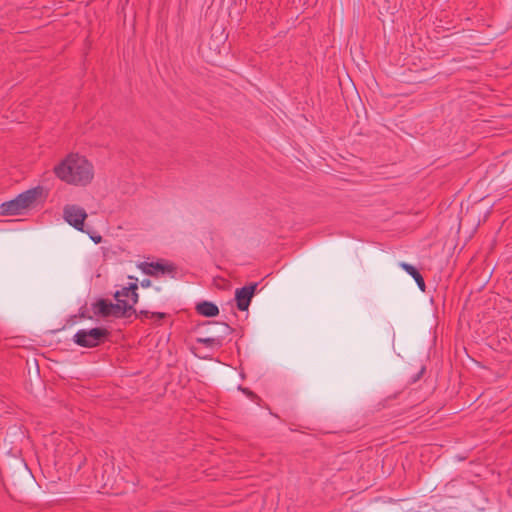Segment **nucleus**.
Segmentation results:
<instances>
[{
	"label": "nucleus",
	"instance_id": "9b49d317",
	"mask_svg": "<svg viewBox=\"0 0 512 512\" xmlns=\"http://www.w3.org/2000/svg\"><path fill=\"white\" fill-rule=\"evenodd\" d=\"M197 342L205 345L206 347H221L222 341L218 337H205L197 338Z\"/></svg>",
	"mask_w": 512,
	"mask_h": 512
},
{
	"label": "nucleus",
	"instance_id": "dca6fc26",
	"mask_svg": "<svg viewBox=\"0 0 512 512\" xmlns=\"http://www.w3.org/2000/svg\"><path fill=\"white\" fill-rule=\"evenodd\" d=\"M151 313L150 311L148 310H140L139 312L136 311V314L135 317H145V318H150L151 317Z\"/></svg>",
	"mask_w": 512,
	"mask_h": 512
},
{
	"label": "nucleus",
	"instance_id": "f257e3e1",
	"mask_svg": "<svg viewBox=\"0 0 512 512\" xmlns=\"http://www.w3.org/2000/svg\"><path fill=\"white\" fill-rule=\"evenodd\" d=\"M54 172L60 180L76 186H86L94 177L93 165L78 154H69L55 166Z\"/></svg>",
	"mask_w": 512,
	"mask_h": 512
},
{
	"label": "nucleus",
	"instance_id": "6e6552de",
	"mask_svg": "<svg viewBox=\"0 0 512 512\" xmlns=\"http://www.w3.org/2000/svg\"><path fill=\"white\" fill-rule=\"evenodd\" d=\"M204 325L208 326L209 332L215 334L221 341L233 332L232 327L225 322L206 321Z\"/></svg>",
	"mask_w": 512,
	"mask_h": 512
},
{
	"label": "nucleus",
	"instance_id": "9d476101",
	"mask_svg": "<svg viewBox=\"0 0 512 512\" xmlns=\"http://www.w3.org/2000/svg\"><path fill=\"white\" fill-rule=\"evenodd\" d=\"M198 314L204 317H216L219 314V308L216 304L210 301H202L196 305Z\"/></svg>",
	"mask_w": 512,
	"mask_h": 512
},
{
	"label": "nucleus",
	"instance_id": "aec40b11",
	"mask_svg": "<svg viewBox=\"0 0 512 512\" xmlns=\"http://www.w3.org/2000/svg\"><path fill=\"white\" fill-rule=\"evenodd\" d=\"M80 317H81V318H88V319H92V316L87 315L85 311H81V312H80Z\"/></svg>",
	"mask_w": 512,
	"mask_h": 512
},
{
	"label": "nucleus",
	"instance_id": "7ed1b4c3",
	"mask_svg": "<svg viewBox=\"0 0 512 512\" xmlns=\"http://www.w3.org/2000/svg\"><path fill=\"white\" fill-rule=\"evenodd\" d=\"M42 192V187L38 186L20 193L14 199L0 205V214L5 216L21 214L24 209L29 208L42 195Z\"/></svg>",
	"mask_w": 512,
	"mask_h": 512
},
{
	"label": "nucleus",
	"instance_id": "412c9836",
	"mask_svg": "<svg viewBox=\"0 0 512 512\" xmlns=\"http://www.w3.org/2000/svg\"><path fill=\"white\" fill-rule=\"evenodd\" d=\"M93 241L97 244V243H100L101 240H102V237L100 235H98L97 237H92Z\"/></svg>",
	"mask_w": 512,
	"mask_h": 512
},
{
	"label": "nucleus",
	"instance_id": "a211bd4d",
	"mask_svg": "<svg viewBox=\"0 0 512 512\" xmlns=\"http://www.w3.org/2000/svg\"><path fill=\"white\" fill-rule=\"evenodd\" d=\"M151 317H156L158 319H164L166 317V314L163 312H152Z\"/></svg>",
	"mask_w": 512,
	"mask_h": 512
},
{
	"label": "nucleus",
	"instance_id": "1a4fd4ad",
	"mask_svg": "<svg viewBox=\"0 0 512 512\" xmlns=\"http://www.w3.org/2000/svg\"><path fill=\"white\" fill-rule=\"evenodd\" d=\"M400 267L415 280L418 288L424 292L426 288L425 281L421 273L418 271V269L415 266L406 262H401Z\"/></svg>",
	"mask_w": 512,
	"mask_h": 512
},
{
	"label": "nucleus",
	"instance_id": "4468645a",
	"mask_svg": "<svg viewBox=\"0 0 512 512\" xmlns=\"http://www.w3.org/2000/svg\"><path fill=\"white\" fill-rule=\"evenodd\" d=\"M129 279H133L134 282H131L126 286V290H129L130 292L137 291L138 290V279L132 276H129Z\"/></svg>",
	"mask_w": 512,
	"mask_h": 512
},
{
	"label": "nucleus",
	"instance_id": "ddd939ff",
	"mask_svg": "<svg viewBox=\"0 0 512 512\" xmlns=\"http://www.w3.org/2000/svg\"><path fill=\"white\" fill-rule=\"evenodd\" d=\"M129 295L130 291L126 290V287H123L121 290H117L113 296L115 300L118 302V299H123L122 297L129 298Z\"/></svg>",
	"mask_w": 512,
	"mask_h": 512
},
{
	"label": "nucleus",
	"instance_id": "6ab92c4d",
	"mask_svg": "<svg viewBox=\"0 0 512 512\" xmlns=\"http://www.w3.org/2000/svg\"><path fill=\"white\" fill-rule=\"evenodd\" d=\"M425 371V368L422 367V369L419 371V373L417 374V376L413 379V382L417 381L418 379H420V377L423 375Z\"/></svg>",
	"mask_w": 512,
	"mask_h": 512
},
{
	"label": "nucleus",
	"instance_id": "2eb2a0df",
	"mask_svg": "<svg viewBox=\"0 0 512 512\" xmlns=\"http://www.w3.org/2000/svg\"><path fill=\"white\" fill-rule=\"evenodd\" d=\"M129 299L131 301V303H129V305L132 306V309H135L134 305L137 304L138 299H139V295H138L137 291L130 292Z\"/></svg>",
	"mask_w": 512,
	"mask_h": 512
},
{
	"label": "nucleus",
	"instance_id": "f8f14e48",
	"mask_svg": "<svg viewBox=\"0 0 512 512\" xmlns=\"http://www.w3.org/2000/svg\"><path fill=\"white\" fill-rule=\"evenodd\" d=\"M238 389L242 391L244 394H246L251 400H261L258 395H256L253 391H251L249 388L242 387L241 385L238 386Z\"/></svg>",
	"mask_w": 512,
	"mask_h": 512
},
{
	"label": "nucleus",
	"instance_id": "423d86ee",
	"mask_svg": "<svg viewBox=\"0 0 512 512\" xmlns=\"http://www.w3.org/2000/svg\"><path fill=\"white\" fill-rule=\"evenodd\" d=\"M63 218L75 229L84 231V221L87 218L84 208L77 205H66L63 209Z\"/></svg>",
	"mask_w": 512,
	"mask_h": 512
},
{
	"label": "nucleus",
	"instance_id": "20e7f679",
	"mask_svg": "<svg viewBox=\"0 0 512 512\" xmlns=\"http://www.w3.org/2000/svg\"><path fill=\"white\" fill-rule=\"evenodd\" d=\"M110 336V331L104 327L80 329L73 336V342L84 348H94L102 344Z\"/></svg>",
	"mask_w": 512,
	"mask_h": 512
},
{
	"label": "nucleus",
	"instance_id": "39448f33",
	"mask_svg": "<svg viewBox=\"0 0 512 512\" xmlns=\"http://www.w3.org/2000/svg\"><path fill=\"white\" fill-rule=\"evenodd\" d=\"M138 268L146 275L157 277L161 275H169L171 278H175L177 274V267L173 263H162V262H141L138 264Z\"/></svg>",
	"mask_w": 512,
	"mask_h": 512
},
{
	"label": "nucleus",
	"instance_id": "f03ea898",
	"mask_svg": "<svg viewBox=\"0 0 512 512\" xmlns=\"http://www.w3.org/2000/svg\"><path fill=\"white\" fill-rule=\"evenodd\" d=\"M92 311L95 316L115 318H129L132 314H136V309H132L128 300L118 299V303H112L110 300L100 298L92 303Z\"/></svg>",
	"mask_w": 512,
	"mask_h": 512
},
{
	"label": "nucleus",
	"instance_id": "0eeeda50",
	"mask_svg": "<svg viewBox=\"0 0 512 512\" xmlns=\"http://www.w3.org/2000/svg\"><path fill=\"white\" fill-rule=\"evenodd\" d=\"M258 283L251 282L241 288H237L235 291V301L238 310L247 311L253 296L257 290Z\"/></svg>",
	"mask_w": 512,
	"mask_h": 512
},
{
	"label": "nucleus",
	"instance_id": "f3484780",
	"mask_svg": "<svg viewBox=\"0 0 512 512\" xmlns=\"http://www.w3.org/2000/svg\"><path fill=\"white\" fill-rule=\"evenodd\" d=\"M140 286L143 287V288H148L151 286V280L150 279H143L141 282H140Z\"/></svg>",
	"mask_w": 512,
	"mask_h": 512
}]
</instances>
